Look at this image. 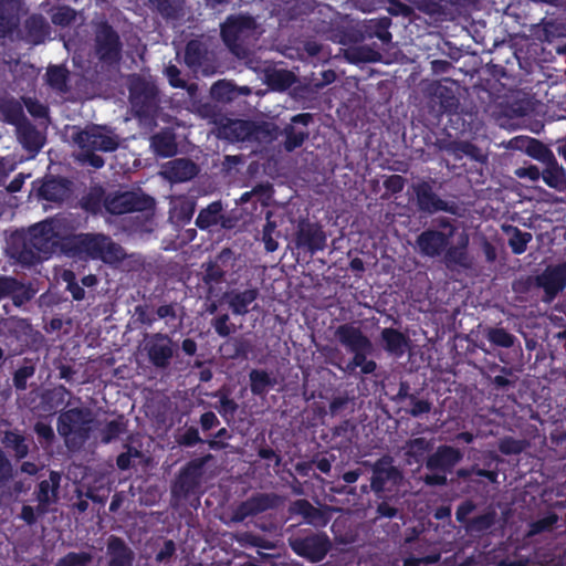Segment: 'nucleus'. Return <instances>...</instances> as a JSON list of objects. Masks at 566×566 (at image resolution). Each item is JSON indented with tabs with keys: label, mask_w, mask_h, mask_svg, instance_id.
<instances>
[{
	"label": "nucleus",
	"mask_w": 566,
	"mask_h": 566,
	"mask_svg": "<svg viewBox=\"0 0 566 566\" xmlns=\"http://www.w3.org/2000/svg\"><path fill=\"white\" fill-rule=\"evenodd\" d=\"M39 192L45 200L60 201L67 197L69 188L64 180L51 178L43 182Z\"/></svg>",
	"instance_id": "c756f323"
},
{
	"label": "nucleus",
	"mask_w": 566,
	"mask_h": 566,
	"mask_svg": "<svg viewBox=\"0 0 566 566\" xmlns=\"http://www.w3.org/2000/svg\"><path fill=\"white\" fill-rule=\"evenodd\" d=\"M3 442L15 452L18 458H23L28 454V446L25 444L24 438L20 434L9 432L6 434Z\"/></svg>",
	"instance_id": "603ef678"
},
{
	"label": "nucleus",
	"mask_w": 566,
	"mask_h": 566,
	"mask_svg": "<svg viewBox=\"0 0 566 566\" xmlns=\"http://www.w3.org/2000/svg\"><path fill=\"white\" fill-rule=\"evenodd\" d=\"M80 249L92 259L115 263L124 259V250L103 234H85L78 239Z\"/></svg>",
	"instance_id": "423d86ee"
},
{
	"label": "nucleus",
	"mask_w": 566,
	"mask_h": 566,
	"mask_svg": "<svg viewBox=\"0 0 566 566\" xmlns=\"http://www.w3.org/2000/svg\"><path fill=\"white\" fill-rule=\"evenodd\" d=\"M250 381L251 390L255 395L264 394L269 387L275 384L270 375L263 370H252L250 373Z\"/></svg>",
	"instance_id": "79ce46f5"
},
{
	"label": "nucleus",
	"mask_w": 566,
	"mask_h": 566,
	"mask_svg": "<svg viewBox=\"0 0 566 566\" xmlns=\"http://www.w3.org/2000/svg\"><path fill=\"white\" fill-rule=\"evenodd\" d=\"M499 449L504 454H515L523 450V444L512 438H504L500 441Z\"/></svg>",
	"instance_id": "052dcab7"
},
{
	"label": "nucleus",
	"mask_w": 566,
	"mask_h": 566,
	"mask_svg": "<svg viewBox=\"0 0 566 566\" xmlns=\"http://www.w3.org/2000/svg\"><path fill=\"white\" fill-rule=\"evenodd\" d=\"M258 295V289L251 287L244 291L232 290L226 292L222 298L234 315H245L250 311V305L254 304Z\"/></svg>",
	"instance_id": "f3484780"
},
{
	"label": "nucleus",
	"mask_w": 566,
	"mask_h": 566,
	"mask_svg": "<svg viewBox=\"0 0 566 566\" xmlns=\"http://www.w3.org/2000/svg\"><path fill=\"white\" fill-rule=\"evenodd\" d=\"M73 144L78 151L75 158L94 168H101L104 159L95 155V151H113L118 147V137L106 127L87 126L72 136Z\"/></svg>",
	"instance_id": "7ed1b4c3"
},
{
	"label": "nucleus",
	"mask_w": 566,
	"mask_h": 566,
	"mask_svg": "<svg viewBox=\"0 0 566 566\" xmlns=\"http://www.w3.org/2000/svg\"><path fill=\"white\" fill-rule=\"evenodd\" d=\"M237 258L229 249H223L207 268L209 280H220L229 273L235 272Z\"/></svg>",
	"instance_id": "4be33fe9"
},
{
	"label": "nucleus",
	"mask_w": 566,
	"mask_h": 566,
	"mask_svg": "<svg viewBox=\"0 0 566 566\" xmlns=\"http://www.w3.org/2000/svg\"><path fill=\"white\" fill-rule=\"evenodd\" d=\"M61 475L57 472H51L48 480H43L36 493L39 502L38 513L45 514L48 506L55 503L57 500V489L60 486Z\"/></svg>",
	"instance_id": "412c9836"
},
{
	"label": "nucleus",
	"mask_w": 566,
	"mask_h": 566,
	"mask_svg": "<svg viewBox=\"0 0 566 566\" xmlns=\"http://www.w3.org/2000/svg\"><path fill=\"white\" fill-rule=\"evenodd\" d=\"M266 82L273 90L283 91L295 82V76L286 70H272L266 73Z\"/></svg>",
	"instance_id": "c9c22d12"
},
{
	"label": "nucleus",
	"mask_w": 566,
	"mask_h": 566,
	"mask_svg": "<svg viewBox=\"0 0 566 566\" xmlns=\"http://www.w3.org/2000/svg\"><path fill=\"white\" fill-rule=\"evenodd\" d=\"M526 144V154L531 157H533L536 160L542 161L543 164L546 163H553L554 155L553 153L544 146L542 143H539L536 139L530 138L528 140H525Z\"/></svg>",
	"instance_id": "ea45409f"
},
{
	"label": "nucleus",
	"mask_w": 566,
	"mask_h": 566,
	"mask_svg": "<svg viewBox=\"0 0 566 566\" xmlns=\"http://www.w3.org/2000/svg\"><path fill=\"white\" fill-rule=\"evenodd\" d=\"M151 147L161 157H169L176 153L175 138L170 133H160L153 137Z\"/></svg>",
	"instance_id": "72a5a7b5"
},
{
	"label": "nucleus",
	"mask_w": 566,
	"mask_h": 566,
	"mask_svg": "<svg viewBox=\"0 0 566 566\" xmlns=\"http://www.w3.org/2000/svg\"><path fill=\"white\" fill-rule=\"evenodd\" d=\"M364 464L370 467L373 471L370 489L377 494L389 489L388 484L396 486L402 481L401 472L394 465V460L389 455L380 458L375 463L366 461Z\"/></svg>",
	"instance_id": "6e6552de"
},
{
	"label": "nucleus",
	"mask_w": 566,
	"mask_h": 566,
	"mask_svg": "<svg viewBox=\"0 0 566 566\" xmlns=\"http://www.w3.org/2000/svg\"><path fill=\"white\" fill-rule=\"evenodd\" d=\"M23 39L32 44L42 43L49 35V25L42 15H31L24 24Z\"/></svg>",
	"instance_id": "b1692460"
},
{
	"label": "nucleus",
	"mask_w": 566,
	"mask_h": 566,
	"mask_svg": "<svg viewBox=\"0 0 566 566\" xmlns=\"http://www.w3.org/2000/svg\"><path fill=\"white\" fill-rule=\"evenodd\" d=\"M335 335L352 353L357 350H371L370 340L360 332L359 328L350 324L338 326Z\"/></svg>",
	"instance_id": "2eb2a0df"
},
{
	"label": "nucleus",
	"mask_w": 566,
	"mask_h": 566,
	"mask_svg": "<svg viewBox=\"0 0 566 566\" xmlns=\"http://www.w3.org/2000/svg\"><path fill=\"white\" fill-rule=\"evenodd\" d=\"M263 30L248 15H231L221 25V35L228 48L237 55L245 54V45L254 42Z\"/></svg>",
	"instance_id": "20e7f679"
},
{
	"label": "nucleus",
	"mask_w": 566,
	"mask_h": 566,
	"mask_svg": "<svg viewBox=\"0 0 566 566\" xmlns=\"http://www.w3.org/2000/svg\"><path fill=\"white\" fill-rule=\"evenodd\" d=\"M96 52L105 61H115L119 55L118 36L107 25L99 27L96 33Z\"/></svg>",
	"instance_id": "4468645a"
},
{
	"label": "nucleus",
	"mask_w": 566,
	"mask_h": 566,
	"mask_svg": "<svg viewBox=\"0 0 566 566\" xmlns=\"http://www.w3.org/2000/svg\"><path fill=\"white\" fill-rule=\"evenodd\" d=\"M21 13L20 0H0V35H10L17 29Z\"/></svg>",
	"instance_id": "dca6fc26"
},
{
	"label": "nucleus",
	"mask_w": 566,
	"mask_h": 566,
	"mask_svg": "<svg viewBox=\"0 0 566 566\" xmlns=\"http://www.w3.org/2000/svg\"><path fill=\"white\" fill-rule=\"evenodd\" d=\"M381 340L385 349L396 356H401L408 345V338L394 328H384L381 331Z\"/></svg>",
	"instance_id": "a878e982"
},
{
	"label": "nucleus",
	"mask_w": 566,
	"mask_h": 566,
	"mask_svg": "<svg viewBox=\"0 0 566 566\" xmlns=\"http://www.w3.org/2000/svg\"><path fill=\"white\" fill-rule=\"evenodd\" d=\"M292 514L302 515L308 522H313L318 515V511L306 500H297L290 506Z\"/></svg>",
	"instance_id": "8fccbe9b"
},
{
	"label": "nucleus",
	"mask_w": 566,
	"mask_h": 566,
	"mask_svg": "<svg viewBox=\"0 0 566 566\" xmlns=\"http://www.w3.org/2000/svg\"><path fill=\"white\" fill-rule=\"evenodd\" d=\"M164 176L174 182H182L191 179L197 174L196 165L184 158L169 161L163 171Z\"/></svg>",
	"instance_id": "5701e85b"
},
{
	"label": "nucleus",
	"mask_w": 566,
	"mask_h": 566,
	"mask_svg": "<svg viewBox=\"0 0 566 566\" xmlns=\"http://www.w3.org/2000/svg\"><path fill=\"white\" fill-rule=\"evenodd\" d=\"M237 408H238L237 403L232 399H230L226 396L221 397L220 406L217 407L218 411L224 417L233 416Z\"/></svg>",
	"instance_id": "69168bd1"
},
{
	"label": "nucleus",
	"mask_w": 566,
	"mask_h": 566,
	"mask_svg": "<svg viewBox=\"0 0 566 566\" xmlns=\"http://www.w3.org/2000/svg\"><path fill=\"white\" fill-rule=\"evenodd\" d=\"M92 560L93 556L87 552H71L61 557L54 566H88Z\"/></svg>",
	"instance_id": "37998d69"
},
{
	"label": "nucleus",
	"mask_w": 566,
	"mask_h": 566,
	"mask_svg": "<svg viewBox=\"0 0 566 566\" xmlns=\"http://www.w3.org/2000/svg\"><path fill=\"white\" fill-rule=\"evenodd\" d=\"M370 352L371 350L354 352V357L347 364L346 370L353 373L357 367H359L363 374H371L376 369V363L367 359L366 355Z\"/></svg>",
	"instance_id": "58836bf2"
},
{
	"label": "nucleus",
	"mask_w": 566,
	"mask_h": 566,
	"mask_svg": "<svg viewBox=\"0 0 566 566\" xmlns=\"http://www.w3.org/2000/svg\"><path fill=\"white\" fill-rule=\"evenodd\" d=\"M557 522L556 514H549L542 520H538L531 524V528L527 533V536L536 535L541 532L549 530Z\"/></svg>",
	"instance_id": "13d9d810"
},
{
	"label": "nucleus",
	"mask_w": 566,
	"mask_h": 566,
	"mask_svg": "<svg viewBox=\"0 0 566 566\" xmlns=\"http://www.w3.org/2000/svg\"><path fill=\"white\" fill-rule=\"evenodd\" d=\"M412 190L416 195L417 206L420 211L430 214L439 211L455 213V205L449 203L439 198V196L433 192L432 187L428 182L421 181L415 184L412 185Z\"/></svg>",
	"instance_id": "9d476101"
},
{
	"label": "nucleus",
	"mask_w": 566,
	"mask_h": 566,
	"mask_svg": "<svg viewBox=\"0 0 566 566\" xmlns=\"http://www.w3.org/2000/svg\"><path fill=\"white\" fill-rule=\"evenodd\" d=\"M546 168L542 172L543 180L547 186L558 191L566 190V176L563 168L553 158V163H546Z\"/></svg>",
	"instance_id": "c85d7f7f"
},
{
	"label": "nucleus",
	"mask_w": 566,
	"mask_h": 566,
	"mask_svg": "<svg viewBox=\"0 0 566 566\" xmlns=\"http://www.w3.org/2000/svg\"><path fill=\"white\" fill-rule=\"evenodd\" d=\"M143 350L149 361L156 368H167L177 352V345L163 333L146 335L143 342Z\"/></svg>",
	"instance_id": "0eeeda50"
},
{
	"label": "nucleus",
	"mask_w": 566,
	"mask_h": 566,
	"mask_svg": "<svg viewBox=\"0 0 566 566\" xmlns=\"http://www.w3.org/2000/svg\"><path fill=\"white\" fill-rule=\"evenodd\" d=\"M211 325L213 326L216 333L221 337H227L237 331L235 325L230 322L228 314H222L214 317L211 322Z\"/></svg>",
	"instance_id": "864d4df0"
},
{
	"label": "nucleus",
	"mask_w": 566,
	"mask_h": 566,
	"mask_svg": "<svg viewBox=\"0 0 566 566\" xmlns=\"http://www.w3.org/2000/svg\"><path fill=\"white\" fill-rule=\"evenodd\" d=\"M165 74H166L171 86H174V87H185L186 86V82L180 78V71L178 70L177 66H175V65L166 66Z\"/></svg>",
	"instance_id": "e2e57ef3"
},
{
	"label": "nucleus",
	"mask_w": 566,
	"mask_h": 566,
	"mask_svg": "<svg viewBox=\"0 0 566 566\" xmlns=\"http://www.w3.org/2000/svg\"><path fill=\"white\" fill-rule=\"evenodd\" d=\"M488 339L501 347H511L514 344V336L503 328H490L486 333Z\"/></svg>",
	"instance_id": "3c124183"
},
{
	"label": "nucleus",
	"mask_w": 566,
	"mask_h": 566,
	"mask_svg": "<svg viewBox=\"0 0 566 566\" xmlns=\"http://www.w3.org/2000/svg\"><path fill=\"white\" fill-rule=\"evenodd\" d=\"M63 279L69 283V291L72 293V296L80 301L84 298L85 292L83 287H81L77 283L74 282V274L70 271H65L63 273Z\"/></svg>",
	"instance_id": "680f3d73"
},
{
	"label": "nucleus",
	"mask_w": 566,
	"mask_h": 566,
	"mask_svg": "<svg viewBox=\"0 0 566 566\" xmlns=\"http://www.w3.org/2000/svg\"><path fill=\"white\" fill-rule=\"evenodd\" d=\"M346 57L353 63L377 62L380 60V54L368 46H358L347 50Z\"/></svg>",
	"instance_id": "a19ab883"
},
{
	"label": "nucleus",
	"mask_w": 566,
	"mask_h": 566,
	"mask_svg": "<svg viewBox=\"0 0 566 566\" xmlns=\"http://www.w3.org/2000/svg\"><path fill=\"white\" fill-rule=\"evenodd\" d=\"M536 286L545 292V301L551 302L566 286V262L547 266L535 277Z\"/></svg>",
	"instance_id": "9b49d317"
},
{
	"label": "nucleus",
	"mask_w": 566,
	"mask_h": 566,
	"mask_svg": "<svg viewBox=\"0 0 566 566\" xmlns=\"http://www.w3.org/2000/svg\"><path fill=\"white\" fill-rule=\"evenodd\" d=\"M171 210L180 221H189L195 212V202L186 197H177L171 201Z\"/></svg>",
	"instance_id": "4c0bfd02"
},
{
	"label": "nucleus",
	"mask_w": 566,
	"mask_h": 566,
	"mask_svg": "<svg viewBox=\"0 0 566 566\" xmlns=\"http://www.w3.org/2000/svg\"><path fill=\"white\" fill-rule=\"evenodd\" d=\"M61 240V223L49 219L13 239L11 256L23 265H33L52 254Z\"/></svg>",
	"instance_id": "f03ea898"
},
{
	"label": "nucleus",
	"mask_w": 566,
	"mask_h": 566,
	"mask_svg": "<svg viewBox=\"0 0 566 566\" xmlns=\"http://www.w3.org/2000/svg\"><path fill=\"white\" fill-rule=\"evenodd\" d=\"M130 102L138 114H146L155 106L157 90L153 82L140 76L129 78Z\"/></svg>",
	"instance_id": "1a4fd4ad"
},
{
	"label": "nucleus",
	"mask_w": 566,
	"mask_h": 566,
	"mask_svg": "<svg viewBox=\"0 0 566 566\" xmlns=\"http://www.w3.org/2000/svg\"><path fill=\"white\" fill-rule=\"evenodd\" d=\"M210 94L217 101L228 102L235 96L237 90L230 82L219 81L212 85Z\"/></svg>",
	"instance_id": "c03bdc74"
},
{
	"label": "nucleus",
	"mask_w": 566,
	"mask_h": 566,
	"mask_svg": "<svg viewBox=\"0 0 566 566\" xmlns=\"http://www.w3.org/2000/svg\"><path fill=\"white\" fill-rule=\"evenodd\" d=\"M33 374V369L32 368H21L19 369L15 375H14V386L18 388V389H25L27 387V379L32 376Z\"/></svg>",
	"instance_id": "338daca9"
},
{
	"label": "nucleus",
	"mask_w": 566,
	"mask_h": 566,
	"mask_svg": "<svg viewBox=\"0 0 566 566\" xmlns=\"http://www.w3.org/2000/svg\"><path fill=\"white\" fill-rule=\"evenodd\" d=\"M124 430V424L120 419L113 420L108 422L106 428L103 430L102 440L107 443L111 440L115 439L119 436V433Z\"/></svg>",
	"instance_id": "bf43d9fd"
},
{
	"label": "nucleus",
	"mask_w": 566,
	"mask_h": 566,
	"mask_svg": "<svg viewBox=\"0 0 566 566\" xmlns=\"http://www.w3.org/2000/svg\"><path fill=\"white\" fill-rule=\"evenodd\" d=\"M18 139L30 151H38L43 145L42 135L28 122L17 126Z\"/></svg>",
	"instance_id": "393cba45"
},
{
	"label": "nucleus",
	"mask_w": 566,
	"mask_h": 566,
	"mask_svg": "<svg viewBox=\"0 0 566 566\" xmlns=\"http://www.w3.org/2000/svg\"><path fill=\"white\" fill-rule=\"evenodd\" d=\"M107 566H132L134 552L123 539L111 536L107 541Z\"/></svg>",
	"instance_id": "6ab92c4d"
},
{
	"label": "nucleus",
	"mask_w": 566,
	"mask_h": 566,
	"mask_svg": "<svg viewBox=\"0 0 566 566\" xmlns=\"http://www.w3.org/2000/svg\"><path fill=\"white\" fill-rule=\"evenodd\" d=\"M431 448V443L427 441L424 438H417L410 440L405 446V454L407 457V462L411 464L412 462H419L423 454Z\"/></svg>",
	"instance_id": "f704fd0d"
},
{
	"label": "nucleus",
	"mask_w": 566,
	"mask_h": 566,
	"mask_svg": "<svg viewBox=\"0 0 566 566\" xmlns=\"http://www.w3.org/2000/svg\"><path fill=\"white\" fill-rule=\"evenodd\" d=\"M515 175L520 178H528L532 181H536L542 176V172L536 166H530L516 169Z\"/></svg>",
	"instance_id": "774afa93"
},
{
	"label": "nucleus",
	"mask_w": 566,
	"mask_h": 566,
	"mask_svg": "<svg viewBox=\"0 0 566 566\" xmlns=\"http://www.w3.org/2000/svg\"><path fill=\"white\" fill-rule=\"evenodd\" d=\"M470 242L465 230L459 231L447 219L439 221V230H426L418 235L416 247L422 255L434 258L444 253L447 266L469 269L472 259L468 253Z\"/></svg>",
	"instance_id": "f257e3e1"
},
{
	"label": "nucleus",
	"mask_w": 566,
	"mask_h": 566,
	"mask_svg": "<svg viewBox=\"0 0 566 566\" xmlns=\"http://www.w3.org/2000/svg\"><path fill=\"white\" fill-rule=\"evenodd\" d=\"M251 133V124L244 120H232L223 128L224 136L232 140H244Z\"/></svg>",
	"instance_id": "e433bc0d"
},
{
	"label": "nucleus",
	"mask_w": 566,
	"mask_h": 566,
	"mask_svg": "<svg viewBox=\"0 0 566 566\" xmlns=\"http://www.w3.org/2000/svg\"><path fill=\"white\" fill-rule=\"evenodd\" d=\"M461 459L462 453L458 449L449 446H441L428 458L426 465L430 470L448 471L451 470Z\"/></svg>",
	"instance_id": "aec40b11"
},
{
	"label": "nucleus",
	"mask_w": 566,
	"mask_h": 566,
	"mask_svg": "<svg viewBox=\"0 0 566 566\" xmlns=\"http://www.w3.org/2000/svg\"><path fill=\"white\" fill-rule=\"evenodd\" d=\"M293 551L311 562H318L325 557L331 544L326 536L314 535L306 538L293 539L290 542Z\"/></svg>",
	"instance_id": "ddd939ff"
},
{
	"label": "nucleus",
	"mask_w": 566,
	"mask_h": 566,
	"mask_svg": "<svg viewBox=\"0 0 566 566\" xmlns=\"http://www.w3.org/2000/svg\"><path fill=\"white\" fill-rule=\"evenodd\" d=\"M151 205L153 200L149 197L136 192H123L107 198L105 201L106 209L114 214L142 211Z\"/></svg>",
	"instance_id": "f8f14e48"
},
{
	"label": "nucleus",
	"mask_w": 566,
	"mask_h": 566,
	"mask_svg": "<svg viewBox=\"0 0 566 566\" xmlns=\"http://www.w3.org/2000/svg\"><path fill=\"white\" fill-rule=\"evenodd\" d=\"M326 244V235L323 230L311 223H304L300 226L296 235V245L298 248H305L311 253L323 250Z\"/></svg>",
	"instance_id": "a211bd4d"
},
{
	"label": "nucleus",
	"mask_w": 566,
	"mask_h": 566,
	"mask_svg": "<svg viewBox=\"0 0 566 566\" xmlns=\"http://www.w3.org/2000/svg\"><path fill=\"white\" fill-rule=\"evenodd\" d=\"M502 230L509 237L507 243L514 254H522L526 251L527 244L532 241V233L521 231L514 226L504 224Z\"/></svg>",
	"instance_id": "bb28decb"
},
{
	"label": "nucleus",
	"mask_w": 566,
	"mask_h": 566,
	"mask_svg": "<svg viewBox=\"0 0 566 566\" xmlns=\"http://www.w3.org/2000/svg\"><path fill=\"white\" fill-rule=\"evenodd\" d=\"M66 395H69V392L64 387H59L52 391H49L43 396V410L45 412H53L57 407H60L64 402Z\"/></svg>",
	"instance_id": "49530a36"
},
{
	"label": "nucleus",
	"mask_w": 566,
	"mask_h": 566,
	"mask_svg": "<svg viewBox=\"0 0 566 566\" xmlns=\"http://www.w3.org/2000/svg\"><path fill=\"white\" fill-rule=\"evenodd\" d=\"M206 57L207 50L201 42L193 40L187 44L185 61L189 67L197 71L198 67L202 66L203 60H206Z\"/></svg>",
	"instance_id": "473e14b6"
},
{
	"label": "nucleus",
	"mask_w": 566,
	"mask_h": 566,
	"mask_svg": "<svg viewBox=\"0 0 566 566\" xmlns=\"http://www.w3.org/2000/svg\"><path fill=\"white\" fill-rule=\"evenodd\" d=\"M94 417L87 408H72L59 417L57 432L69 448L80 447L87 438Z\"/></svg>",
	"instance_id": "39448f33"
},
{
	"label": "nucleus",
	"mask_w": 566,
	"mask_h": 566,
	"mask_svg": "<svg viewBox=\"0 0 566 566\" xmlns=\"http://www.w3.org/2000/svg\"><path fill=\"white\" fill-rule=\"evenodd\" d=\"M210 458L211 455H207L203 459L193 461L184 470L178 481V484L182 491L189 492L198 485L201 468Z\"/></svg>",
	"instance_id": "cd10ccee"
},
{
	"label": "nucleus",
	"mask_w": 566,
	"mask_h": 566,
	"mask_svg": "<svg viewBox=\"0 0 566 566\" xmlns=\"http://www.w3.org/2000/svg\"><path fill=\"white\" fill-rule=\"evenodd\" d=\"M252 515H255V513L253 512L251 503L249 502V500H247L245 502L241 503L235 509V511L233 512V515H232V521L241 522L244 518H247L248 516H252Z\"/></svg>",
	"instance_id": "0e129e2a"
},
{
	"label": "nucleus",
	"mask_w": 566,
	"mask_h": 566,
	"mask_svg": "<svg viewBox=\"0 0 566 566\" xmlns=\"http://www.w3.org/2000/svg\"><path fill=\"white\" fill-rule=\"evenodd\" d=\"M76 18V12L70 7H57L52 10L51 20L55 25L66 27Z\"/></svg>",
	"instance_id": "09e8293b"
},
{
	"label": "nucleus",
	"mask_w": 566,
	"mask_h": 566,
	"mask_svg": "<svg viewBox=\"0 0 566 566\" xmlns=\"http://www.w3.org/2000/svg\"><path fill=\"white\" fill-rule=\"evenodd\" d=\"M222 205L220 201L210 203L207 208L202 209L196 220V224L200 229H208L216 226L222 219L221 217Z\"/></svg>",
	"instance_id": "2f4dec72"
},
{
	"label": "nucleus",
	"mask_w": 566,
	"mask_h": 566,
	"mask_svg": "<svg viewBox=\"0 0 566 566\" xmlns=\"http://www.w3.org/2000/svg\"><path fill=\"white\" fill-rule=\"evenodd\" d=\"M495 513L489 512L471 520L467 530L470 532H482L491 527L494 523Z\"/></svg>",
	"instance_id": "5fc2aeb1"
},
{
	"label": "nucleus",
	"mask_w": 566,
	"mask_h": 566,
	"mask_svg": "<svg viewBox=\"0 0 566 566\" xmlns=\"http://www.w3.org/2000/svg\"><path fill=\"white\" fill-rule=\"evenodd\" d=\"M307 134L304 132H296L293 128L286 129V139L284 143V147L287 151H292L293 149L300 147L304 140L306 139Z\"/></svg>",
	"instance_id": "4d7b16f0"
},
{
	"label": "nucleus",
	"mask_w": 566,
	"mask_h": 566,
	"mask_svg": "<svg viewBox=\"0 0 566 566\" xmlns=\"http://www.w3.org/2000/svg\"><path fill=\"white\" fill-rule=\"evenodd\" d=\"M0 114L3 117V120L14 125L15 127L25 120L21 104L13 98L0 99Z\"/></svg>",
	"instance_id": "7c9ffc66"
},
{
	"label": "nucleus",
	"mask_w": 566,
	"mask_h": 566,
	"mask_svg": "<svg viewBox=\"0 0 566 566\" xmlns=\"http://www.w3.org/2000/svg\"><path fill=\"white\" fill-rule=\"evenodd\" d=\"M249 502L252 505L253 512L259 514L275 506L276 497L269 494H259L249 499Z\"/></svg>",
	"instance_id": "6e6d98bb"
},
{
	"label": "nucleus",
	"mask_w": 566,
	"mask_h": 566,
	"mask_svg": "<svg viewBox=\"0 0 566 566\" xmlns=\"http://www.w3.org/2000/svg\"><path fill=\"white\" fill-rule=\"evenodd\" d=\"M434 95L438 96L441 107L446 112H454L459 106L458 98L444 85L438 84L434 88Z\"/></svg>",
	"instance_id": "de8ad7c7"
},
{
	"label": "nucleus",
	"mask_w": 566,
	"mask_h": 566,
	"mask_svg": "<svg viewBox=\"0 0 566 566\" xmlns=\"http://www.w3.org/2000/svg\"><path fill=\"white\" fill-rule=\"evenodd\" d=\"M67 71L61 66H51L46 72L49 85L60 92L66 88Z\"/></svg>",
	"instance_id": "a18cd8bd"
}]
</instances>
